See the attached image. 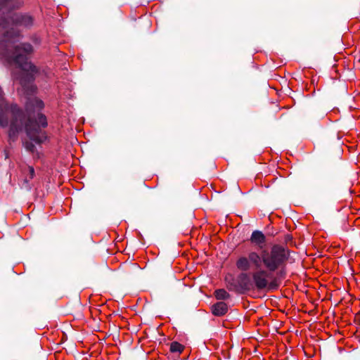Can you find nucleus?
Listing matches in <instances>:
<instances>
[{
  "mask_svg": "<svg viewBox=\"0 0 360 360\" xmlns=\"http://www.w3.org/2000/svg\"><path fill=\"white\" fill-rule=\"evenodd\" d=\"M237 278V292L243 293L252 288L249 275L246 272H242L238 275Z\"/></svg>",
  "mask_w": 360,
  "mask_h": 360,
  "instance_id": "5",
  "label": "nucleus"
},
{
  "mask_svg": "<svg viewBox=\"0 0 360 360\" xmlns=\"http://www.w3.org/2000/svg\"><path fill=\"white\" fill-rule=\"evenodd\" d=\"M23 145L25 149L30 153H34L36 150L34 144L31 141H25Z\"/></svg>",
  "mask_w": 360,
  "mask_h": 360,
  "instance_id": "14",
  "label": "nucleus"
},
{
  "mask_svg": "<svg viewBox=\"0 0 360 360\" xmlns=\"http://www.w3.org/2000/svg\"><path fill=\"white\" fill-rule=\"evenodd\" d=\"M250 241L259 248H263L266 245V236L261 231H254L250 236Z\"/></svg>",
  "mask_w": 360,
  "mask_h": 360,
  "instance_id": "7",
  "label": "nucleus"
},
{
  "mask_svg": "<svg viewBox=\"0 0 360 360\" xmlns=\"http://www.w3.org/2000/svg\"><path fill=\"white\" fill-rule=\"evenodd\" d=\"M214 296L219 300H226L231 297L230 294L223 288L216 290L214 291Z\"/></svg>",
  "mask_w": 360,
  "mask_h": 360,
  "instance_id": "11",
  "label": "nucleus"
},
{
  "mask_svg": "<svg viewBox=\"0 0 360 360\" xmlns=\"http://www.w3.org/2000/svg\"><path fill=\"white\" fill-rule=\"evenodd\" d=\"M273 273L277 274L278 271H271L268 269H257L252 273V277L255 288L259 290H264L268 286V278H271Z\"/></svg>",
  "mask_w": 360,
  "mask_h": 360,
  "instance_id": "3",
  "label": "nucleus"
},
{
  "mask_svg": "<svg viewBox=\"0 0 360 360\" xmlns=\"http://www.w3.org/2000/svg\"><path fill=\"white\" fill-rule=\"evenodd\" d=\"M32 40L33 43H34V44H36V45H39V44H40V43H41V39H40V38H39V37H37V36H36V35H35V36H33V37H32Z\"/></svg>",
  "mask_w": 360,
  "mask_h": 360,
  "instance_id": "16",
  "label": "nucleus"
},
{
  "mask_svg": "<svg viewBox=\"0 0 360 360\" xmlns=\"http://www.w3.org/2000/svg\"><path fill=\"white\" fill-rule=\"evenodd\" d=\"M33 52L32 45L27 42H23L14 47L10 56L11 60L24 72L19 78L21 86L23 88L28 87L31 93H34L36 90V86L33 85V82L35 77L41 72L39 67L27 60V56L32 54Z\"/></svg>",
  "mask_w": 360,
  "mask_h": 360,
  "instance_id": "2",
  "label": "nucleus"
},
{
  "mask_svg": "<svg viewBox=\"0 0 360 360\" xmlns=\"http://www.w3.org/2000/svg\"><path fill=\"white\" fill-rule=\"evenodd\" d=\"M24 4V0H0V12L19 10L23 7Z\"/></svg>",
  "mask_w": 360,
  "mask_h": 360,
  "instance_id": "6",
  "label": "nucleus"
},
{
  "mask_svg": "<svg viewBox=\"0 0 360 360\" xmlns=\"http://www.w3.org/2000/svg\"><path fill=\"white\" fill-rule=\"evenodd\" d=\"M225 282L229 290L237 292L236 278H234L231 274H229L225 277Z\"/></svg>",
  "mask_w": 360,
  "mask_h": 360,
  "instance_id": "10",
  "label": "nucleus"
},
{
  "mask_svg": "<svg viewBox=\"0 0 360 360\" xmlns=\"http://www.w3.org/2000/svg\"><path fill=\"white\" fill-rule=\"evenodd\" d=\"M285 274L283 277H279L276 275L269 283L268 282V286L270 289H277L278 288V278H284Z\"/></svg>",
  "mask_w": 360,
  "mask_h": 360,
  "instance_id": "13",
  "label": "nucleus"
},
{
  "mask_svg": "<svg viewBox=\"0 0 360 360\" xmlns=\"http://www.w3.org/2000/svg\"><path fill=\"white\" fill-rule=\"evenodd\" d=\"M28 170H29V174L27 178H29V179H32L35 175L34 169L32 166H29Z\"/></svg>",
  "mask_w": 360,
  "mask_h": 360,
  "instance_id": "15",
  "label": "nucleus"
},
{
  "mask_svg": "<svg viewBox=\"0 0 360 360\" xmlns=\"http://www.w3.org/2000/svg\"><path fill=\"white\" fill-rule=\"evenodd\" d=\"M12 24L17 27L30 29L34 23V18L28 13H16L11 16Z\"/></svg>",
  "mask_w": 360,
  "mask_h": 360,
  "instance_id": "4",
  "label": "nucleus"
},
{
  "mask_svg": "<svg viewBox=\"0 0 360 360\" xmlns=\"http://www.w3.org/2000/svg\"><path fill=\"white\" fill-rule=\"evenodd\" d=\"M290 251L281 245H274L269 250H263L261 254L251 251L248 256L240 257L236 262V267L243 271H248L252 266L255 269H268L271 271H278L277 276L283 277L285 274V266L290 258Z\"/></svg>",
  "mask_w": 360,
  "mask_h": 360,
  "instance_id": "1",
  "label": "nucleus"
},
{
  "mask_svg": "<svg viewBox=\"0 0 360 360\" xmlns=\"http://www.w3.org/2000/svg\"><path fill=\"white\" fill-rule=\"evenodd\" d=\"M25 181L26 183H28V180H27V179L25 180Z\"/></svg>",
  "mask_w": 360,
  "mask_h": 360,
  "instance_id": "18",
  "label": "nucleus"
},
{
  "mask_svg": "<svg viewBox=\"0 0 360 360\" xmlns=\"http://www.w3.org/2000/svg\"><path fill=\"white\" fill-rule=\"evenodd\" d=\"M4 44H5V41H4V40L0 41V46H4Z\"/></svg>",
  "mask_w": 360,
  "mask_h": 360,
  "instance_id": "17",
  "label": "nucleus"
},
{
  "mask_svg": "<svg viewBox=\"0 0 360 360\" xmlns=\"http://www.w3.org/2000/svg\"><path fill=\"white\" fill-rule=\"evenodd\" d=\"M184 348V347L177 342H172L170 345V351L173 353H181Z\"/></svg>",
  "mask_w": 360,
  "mask_h": 360,
  "instance_id": "12",
  "label": "nucleus"
},
{
  "mask_svg": "<svg viewBox=\"0 0 360 360\" xmlns=\"http://www.w3.org/2000/svg\"><path fill=\"white\" fill-rule=\"evenodd\" d=\"M212 313L216 316H221L228 311V305L224 302H219L213 304L211 307Z\"/></svg>",
  "mask_w": 360,
  "mask_h": 360,
  "instance_id": "8",
  "label": "nucleus"
},
{
  "mask_svg": "<svg viewBox=\"0 0 360 360\" xmlns=\"http://www.w3.org/2000/svg\"><path fill=\"white\" fill-rule=\"evenodd\" d=\"M10 25V20L5 16L0 15V34L6 39H9L11 37L8 31Z\"/></svg>",
  "mask_w": 360,
  "mask_h": 360,
  "instance_id": "9",
  "label": "nucleus"
}]
</instances>
